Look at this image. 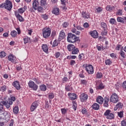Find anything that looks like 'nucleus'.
Wrapping results in <instances>:
<instances>
[{
	"mask_svg": "<svg viewBox=\"0 0 126 126\" xmlns=\"http://www.w3.org/2000/svg\"><path fill=\"white\" fill-rule=\"evenodd\" d=\"M78 40H79V37H76L75 34H73L71 32L68 33L67 37V42L69 43H75Z\"/></svg>",
	"mask_w": 126,
	"mask_h": 126,
	"instance_id": "nucleus-1",
	"label": "nucleus"
},
{
	"mask_svg": "<svg viewBox=\"0 0 126 126\" xmlns=\"http://www.w3.org/2000/svg\"><path fill=\"white\" fill-rule=\"evenodd\" d=\"M0 8H3V7L10 11V10L12 8V3L9 0H6L5 3H3L0 5Z\"/></svg>",
	"mask_w": 126,
	"mask_h": 126,
	"instance_id": "nucleus-2",
	"label": "nucleus"
},
{
	"mask_svg": "<svg viewBox=\"0 0 126 126\" xmlns=\"http://www.w3.org/2000/svg\"><path fill=\"white\" fill-rule=\"evenodd\" d=\"M51 32L52 30L49 28H44L42 30V35L44 38H49V36H51Z\"/></svg>",
	"mask_w": 126,
	"mask_h": 126,
	"instance_id": "nucleus-3",
	"label": "nucleus"
},
{
	"mask_svg": "<svg viewBox=\"0 0 126 126\" xmlns=\"http://www.w3.org/2000/svg\"><path fill=\"white\" fill-rule=\"evenodd\" d=\"M104 115L106 117V118L109 120H113V119L115 118V115L114 114L111 113V111L110 110H107Z\"/></svg>",
	"mask_w": 126,
	"mask_h": 126,
	"instance_id": "nucleus-4",
	"label": "nucleus"
},
{
	"mask_svg": "<svg viewBox=\"0 0 126 126\" xmlns=\"http://www.w3.org/2000/svg\"><path fill=\"white\" fill-rule=\"evenodd\" d=\"M110 102H112V103H117V102H119V97L117 94L114 93L112 94L110 98Z\"/></svg>",
	"mask_w": 126,
	"mask_h": 126,
	"instance_id": "nucleus-5",
	"label": "nucleus"
},
{
	"mask_svg": "<svg viewBox=\"0 0 126 126\" xmlns=\"http://www.w3.org/2000/svg\"><path fill=\"white\" fill-rule=\"evenodd\" d=\"M101 26L103 29V31L101 32L102 36H106L108 34V31H106L107 25L104 22L101 23Z\"/></svg>",
	"mask_w": 126,
	"mask_h": 126,
	"instance_id": "nucleus-6",
	"label": "nucleus"
},
{
	"mask_svg": "<svg viewBox=\"0 0 126 126\" xmlns=\"http://www.w3.org/2000/svg\"><path fill=\"white\" fill-rule=\"evenodd\" d=\"M86 70L89 74H92L94 72L93 66L91 64L86 66Z\"/></svg>",
	"mask_w": 126,
	"mask_h": 126,
	"instance_id": "nucleus-7",
	"label": "nucleus"
},
{
	"mask_svg": "<svg viewBox=\"0 0 126 126\" xmlns=\"http://www.w3.org/2000/svg\"><path fill=\"white\" fill-rule=\"evenodd\" d=\"M29 86L30 88H32L33 90L35 91L38 89V85L35 84V83L31 80L29 82Z\"/></svg>",
	"mask_w": 126,
	"mask_h": 126,
	"instance_id": "nucleus-8",
	"label": "nucleus"
},
{
	"mask_svg": "<svg viewBox=\"0 0 126 126\" xmlns=\"http://www.w3.org/2000/svg\"><path fill=\"white\" fill-rule=\"evenodd\" d=\"M12 85L14 87L17 89V90H20L21 89V87H20V84H19V82L18 81H15L13 82Z\"/></svg>",
	"mask_w": 126,
	"mask_h": 126,
	"instance_id": "nucleus-9",
	"label": "nucleus"
},
{
	"mask_svg": "<svg viewBox=\"0 0 126 126\" xmlns=\"http://www.w3.org/2000/svg\"><path fill=\"white\" fill-rule=\"evenodd\" d=\"M8 61H9V62H11V63H14L16 61V58H15V56H13V55H9L8 56Z\"/></svg>",
	"mask_w": 126,
	"mask_h": 126,
	"instance_id": "nucleus-10",
	"label": "nucleus"
},
{
	"mask_svg": "<svg viewBox=\"0 0 126 126\" xmlns=\"http://www.w3.org/2000/svg\"><path fill=\"white\" fill-rule=\"evenodd\" d=\"M80 98L81 102H84V101H86V100L88 99V95H87V94L83 93L80 95Z\"/></svg>",
	"mask_w": 126,
	"mask_h": 126,
	"instance_id": "nucleus-11",
	"label": "nucleus"
},
{
	"mask_svg": "<svg viewBox=\"0 0 126 126\" xmlns=\"http://www.w3.org/2000/svg\"><path fill=\"white\" fill-rule=\"evenodd\" d=\"M37 107H38V102L37 101H34L33 103H32L30 108L31 112H34Z\"/></svg>",
	"mask_w": 126,
	"mask_h": 126,
	"instance_id": "nucleus-12",
	"label": "nucleus"
},
{
	"mask_svg": "<svg viewBox=\"0 0 126 126\" xmlns=\"http://www.w3.org/2000/svg\"><path fill=\"white\" fill-rule=\"evenodd\" d=\"M15 15L17 19L19 20L20 22H23V21H24V19L21 16V15H20V14H19V13H18V12H15Z\"/></svg>",
	"mask_w": 126,
	"mask_h": 126,
	"instance_id": "nucleus-13",
	"label": "nucleus"
},
{
	"mask_svg": "<svg viewBox=\"0 0 126 126\" xmlns=\"http://www.w3.org/2000/svg\"><path fill=\"white\" fill-rule=\"evenodd\" d=\"M40 3L41 6H42V7H44V8L47 9V6L48 5L47 0H40Z\"/></svg>",
	"mask_w": 126,
	"mask_h": 126,
	"instance_id": "nucleus-14",
	"label": "nucleus"
},
{
	"mask_svg": "<svg viewBox=\"0 0 126 126\" xmlns=\"http://www.w3.org/2000/svg\"><path fill=\"white\" fill-rule=\"evenodd\" d=\"M82 17L85 18V19H88V18H90V14L88 12L83 11L82 12Z\"/></svg>",
	"mask_w": 126,
	"mask_h": 126,
	"instance_id": "nucleus-15",
	"label": "nucleus"
},
{
	"mask_svg": "<svg viewBox=\"0 0 126 126\" xmlns=\"http://www.w3.org/2000/svg\"><path fill=\"white\" fill-rule=\"evenodd\" d=\"M38 5H39V1L38 0H34L32 2V8L34 10H37Z\"/></svg>",
	"mask_w": 126,
	"mask_h": 126,
	"instance_id": "nucleus-16",
	"label": "nucleus"
},
{
	"mask_svg": "<svg viewBox=\"0 0 126 126\" xmlns=\"http://www.w3.org/2000/svg\"><path fill=\"white\" fill-rule=\"evenodd\" d=\"M91 35L92 37L94 38L95 39L98 38L99 37V35L98 34V32L96 31H94L91 33Z\"/></svg>",
	"mask_w": 126,
	"mask_h": 126,
	"instance_id": "nucleus-17",
	"label": "nucleus"
},
{
	"mask_svg": "<svg viewBox=\"0 0 126 126\" xmlns=\"http://www.w3.org/2000/svg\"><path fill=\"white\" fill-rule=\"evenodd\" d=\"M1 103H2V105H3L4 106H5V107H6V108H7V109H9V108H10V105H12V104H9V103L8 102V100L7 101L2 100L1 101Z\"/></svg>",
	"mask_w": 126,
	"mask_h": 126,
	"instance_id": "nucleus-18",
	"label": "nucleus"
},
{
	"mask_svg": "<svg viewBox=\"0 0 126 126\" xmlns=\"http://www.w3.org/2000/svg\"><path fill=\"white\" fill-rule=\"evenodd\" d=\"M68 95L70 99L72 100H75V99H77V96H76V94H75L68 93Z\"/></svg>",
	"mask_w": 126,
	"mask_h": 126,
	"instance_id": "nucleus-19",
	"label": "nucleus"
},
{
	"mask_svg": "<svg viewBox=\"0 0 126 126\" xmlns=\"http://www.w3.org/2000/svg\"><path fill=\"white\" fill-rule=\"evenodd\" d=\"M26 9H27V6H24V7H21L20 9H19L18 10V12H18V13L22 14L24 13V11H25Z\"/></svg>",
	"mask_w": 126,
	"mask_h": 126,
	"instance_id": "nucleus-20",
	"label": "nucleus"
},
{
	"mask_svg": "<svg viewBox=\"0 0 126 126\" xmlns=\"http://www.w3.org/2000/svg\"><path fill=\"white\" fill-rule=\"evenodd\" d=\"M96 102L97 103H98V104H103V102H104V98L101 96H98L96 98Z\"/></svg>",
	"mask_w": 126,
	"mask_h": 126,
	"instance_id": "nucleus-21",
	"label": "nucleus"
},
{
	"mask_svg": "<svg viewBox=\"0 0 126 126\" xmlns=\"http://www.w3.org/2000/svg\"><path fill=\"white\" fill-rule=\"evenodd\" d=\"M92 107L94 110H95L96 111H98L99 109H100V105L98 103H95L92 106Z\"/></svg>",
	"mask_w": 126,
	"mask_h": 126,
	"instance_id": "nucleus-22",
	"label": "nucleus"
},
{
	"mask_svg": "<svg viewBox=\"0 0 126 126\" xmlns=\"http://www.w3.org/2000/svg\"><path fill=\"white\" fill-rule=\"evenodd\" d=\"M52 13L55 14V15H59V14H60V9L58 8H54V9L52 11Z\"/></svg>",
	"mask_w": 126,
	"mask_h": 126,
	"instance_id": "nucleus-23",
	"label": "nucleus"
},
{
	"mask_svg": "<svg viewBox=\"0 0 126 126\" xmlns=\"http://www.w3.org/2000/svg\"><path fill=\"white\" fill-rule=\"evenodd\" d=\"M42 49L43 51L45 52V53H48V51H49V48L48 47V46L46 44H43L42 46Z\"/></svg>",
	"mask_w": 126,
	"mask_h": 126,
	"instance_id": "nucleus-24",
	"label": "nucleus"
},
{
	"mask_svg": "<svg viewBox=\"0 0 126 126\" xmlns=\"http://www.w3.org/2000/svg\"><path fill=\"white\" fill-rule=\"evenodd\" d=\"M15 100H16V98H15V97L14 96H12L11 97V98L8 99V103L9 104V105H12L13 104V102L15 101Z\"/></svg>",
	"mask_w": 126,
	"mask_h": 126,
	"instance_id": "nucleus-25",
	"label": "nucleus"
},
{
	"mask_svg": "<svg viewBox=\"0 0 126 126\" xmlns=\"http://www.w3.org/2000/svg\"><path fill=\"white\" fill-rule=\"evenodd\" d=\"M67 49L69 51H73L75 49V46L73 44H69L67 46Z\"/></svg>",
	"mask_w": 126,
	"mask_h": 126,
	"instance_id": "nucleus-26",
	"label": "nucleus"
},
{
	"mask_svg": "<svg viewBox=\"0 0 126 126\" xmlns=\"http://www.w3.org/2000/svg\"><path fill=\"white\" fill-rule=\"evenodd\" d=\"M65 37V33L64 32H61L59 35V38L60 39H64Z\"/></svg>",
	"mask_w": 126,
	"mask_h": 126,
	"instance_id": "nucleus-27",
	"label": "nucleus"
},
{
	"mask_svg": "<svg viewBox=\"0 0 126 126\" xmlns=\"http://www.w3.org/2000/svg\"><path fill=\"white\" fill-rule=\"evenodd\" d=\"M10 35L12 38L16 37L17 35V32L16 31H12L11 32Z\"/></svg>",
	"mask_w": 126,
	"mask_h": 126,
	"instance_id": "nucleus-28",
	"label": "nucleus"
},
{
	"mask_svg": "<svg viewBox=\"0 0 126 126\" xmlns=\"http://www.w3.org/2000/svg\"><path fill=\"white\" fill-rule=\"evenodd\" d=\"M106 10H107V11H112V10H115V7L114 6H111L110 5H107L106 6Z\"/></svg>",
	"mask_w": 126,
	"mask_h": 126,
	"instance_id": "nucleus-29",
	"label": "nucleus"
},
{
	"mask_svg": "<svg viewBox=\"0 0 126 126\" xmlns=\"http://www.w3.org/2000/svg\"><path fill=\"white\" fill-rule=\"evenodd\" d=\"M39 89L41 91H46L47 90V87L43 84L39 86Z\"/></svg>",
	"mask_w": 126,
	"mask_h": 126,
	"instance_id": "nucleus-30",
	"label": "nucleus"
},
{
	"mask_svg": "<svg viewBox=\"0 0 126 126\" xmlns=\"http://www.w3.org/2000/svg\"><path fill=\"white\" fill-rule=\"evenodd\" d=\"M3 111H4V109H3V105L1 103V101L0 102V113H2V115H4V113H3Z\"/></svg>",
	"mask_w": 126,
	"mask_h": 126,
	"instance_id": "nucleus-31",
	"label": "nucleus"
},
{
	"mask_svg": "<svg viewBox=\"0 0 126 126\" xmlns=\"http://www.w3.org/2000/svg\"><path fill=\"white\" fill-rule=\"evenodd\" d=\"M124 20H125V19H124L122 17H117L118 22H120V23H123L124 24V23H125V21H124Z\"/></svg>",
	"mask_w": 126,
	"mask_h": 126,
	"instance_id": "nucleus-32",
	"label": "nucleus"
},
{
	"mask_svg": "<svg viewBox=\"0 0 126 126\" xmlns=\"http://www.w3.org/2000/svg\"><path fill=\"white\" fill-rule=\"evenodd\" d=\"M6 89H7V87H6V86L4 85L1 87V88H0V91H1V92H5V91H6Z\"/></svg>",
	"mask_w": 126,
	"mask_h": 126,
	"instance_id": "nucleus-33",
	"label": "nucleus"
},
{
	"mask_svg": "<svg viewBox=\"0 0 126 126\" xmlns=\"http://www.w3.org/2000/svg\"><path fill=\"white\" fill-rule=\"evenodd\" d=\"M104 87L105 86H104V85L102 83H100L98 86L97 87L96 89L98 90H102Z\"/></svg>",
	"mask_w": 126,
	"mask_h": 126,
	"instance_id": "nucleus-34",
	"label": "nucleus"
},
{
	"mask_svg": "<svg viewBox=\"0 0 126 126\" xmlns=\"http://www.w3.org/2000/svg\"><path fill=\"white\" fill-rule=\"evenodd\" d=\"M36 10H37L38 12H43V10H44V8L42 6H38L36 8Z\"/></svg>",
	"mask_w": 126,
	"mask_h": 126,
	"instance_id": "nucleus-35",
	"label": "nucleus"
},
{
	"mask_svg": "<svg viewBox=\"0 0 126 126\" xmlns=\"http://www.w3.org/2000/svg\"><path fill=\"white\" fill-rule=\"evenodd\" d=\"M78 53H79V50L78 48H75L73 50H72V55H76Z\"/></svg>",
	"mask_w": 126,
	"mask_h": 126,
	"instance_id": "nucleus-36",
	"label": "nucleus"
},
{
	"mask_svg": "<svg viewBox=\"0 0 126 126\" xmlns=\"http://www.w3.org/2000/svg\"><path fill=\"white\" fill-rule=\"evenodd\" d=\"M13 112H14V113L16 115H17L18 114V112H19L18 106H15L13 108Z\"/></svg>",
	"mask_w": 126,
	"mask_h": 126,
	"instance_id": "nucleus-37",
	"label": "nucleus"
},
{
	"mask_svg": "<svg viewBox=\"0 0 126 126\" xmlns=\"http://www.w3.org/2000/svg\"><path fill=\"white\" fill-rule=\"evenodd\" d=\"M24 44H27V43H28V42H30L31 40H30V38L28 37H25L24 38Z\"/></svg>",
	"mask_w": 126,
	"mask_h": 126,
	"instance_id": "nucleus-38",
	"label": "nucleus"
},
{
	"mask_svg": "<svg viewBox=\"0 0 126 126\" xmlns=\"http://www.w3.org/2000/svg\"><path fill=\"white\" fill-rule=\"evenodd\" d=\"M105 63L106 65H110V64H112V61L109 59L105 60Z\"/></svg>",
	"mask_w": 126,
	"mask_h": 126,
	"instance_id": "nucleus-39",
	"label": "nucleus"
},
{
	"mask_svg": "<svg viewBox=\"0 0 126 126\" xmlns=\"http://www.w3.org/2000/svg\"><path fill=\"white\" fill-rule=\"evenodd\" d=\"M55 97V94L53 93H50L48 94L49 99H54Z\"/></svg>",
	"mask_w": 126,
	"mask_h": 126,
	"instance_id": "nucleus-40",
	"label": "nucleus"
},
{
	"mask_svg": "<svg viewBox=\"0 0 126 126\" xmlns=\"http://www.w3.org/2000/svg\"><path fill=\"white\" fill-rule=\"evenodd\" d=\"M109 22L110 24H116V23H117V21H116V19L114 18L110 19Z\"/></svg>",
	"mask_w": 126,
	"mask_h": 126,
	"instance_id": "nucleus-41",
	"label": "nucleus"
},
{
	"mask_svg": "<svg viewBox=\"0 0 126 126\" xmlns=\"http://www.w3.org/2000/svg\"><path fill=\"white\" fill-rule=\"evenodd\" d=\"M6 56V53L5 52L2 51L0 52V58H4Z\"/></svg>",
	"mask_w": 126,
	"mask_h": 126,
	"instance_id": "nucleus-42",
	"label": "nucleus"
},
{
	"mask_svg": "<svg viewBox=\"0 0 126 126\" xmlns=\"http://www.w3.org/2000/svg\"><path fill=\"white\" fill-rule=\"evenodd\" d=\"M59 45V43H58V41L57 40H55L53 42L52 47L53 48H54V47H57Z\"/></svg>",
	"mask_w": 126,
	"mask_h": 126,
	"instance_id": "nucleus-43",
	"label": "nucleus"
},
{
	"mask_svg": "<svg viewBox=\"0 0 126 126\" xmlns=\"http://www.w3.org/2000/svg\"><path fill=\"white\" fill-rule=\"evenodd\" d=\"M67 81H68V78H67V77H64L62 79V83H65Z\"/></svg>",
	"mask_w": 126,
	"mask_h": 126,
	"instance_id": "nucleus-44",
	"label": "nucleus"
},
{
	"mask_svg": "<svg viewBox=\"0 0 126 126\" xmlns=\"http://www.w3.org/2000/svg\"><path fill=\"white\" fill-rule=\"evenodd\" d=\"M116 15H123V10L119 9L116 13Z\"/></svg>",
	"mask_w": 126,
	"mask_h": 126,
	"instance_id": "nucleus-45",
	"label": "nucleus"
},
{
	"mask_svg": "<svg viewBox=\"0 0 126 126\" xmlns=\"http://www.w3.org/2000/svg\"><path fill=\"white\" fill-rule=\"evenodd\" d=\"M69 24L67 22H64L63 24H62V26L63 27V28H66V27H67V26H68Z\"/></svg>",
	"mask_w": 126,
	"mask_h": 126,
	"instance_id": "nucleus-46",
	"label": "nucleus"
},
{
	"mask_svg": "<svg viewBox=\"0 0 126 126\" xmlns=\"http://www.w3.org/2000/svg\"><path fill=\"white\" fill-rule=\"evenodd\" d=\"M97 78H102V73L98 72L96 74Z\"/></svg>",
	"mask_w": 126,
	"mask_h": 126,
	"instance_id": "nucleus-47",
	"label": "nucleus"
},
{
	"mask_svg": "<svg viewBox=\"0 0 126 126\" xmlns=\"http://www.w3.org/2000/svg\"><path fill=\"white\" fill-rule=\"evenodd\" d=\"M118 115L120 118H123L124 116V111H121L120 112H118Z\"/></svg>",
	"mask_w": 126,
	"mask_h": 126,
	"instance_id": "nucleus-48",
	"label": "nucleus"
},
{
	"mask_svg": "<svg viewBox=\"0 0 126 126\" xmlns=\"http://www.w3.org/2000/svg\"><path fill=\"white\" fill-rule=\"evenodd\" d=\"M67 59H69V60L71 59H76V56H67Z\"/></svg>",
	"mask_w": 126,
	"mask_h": 126,
	"instance_id": "nucleus-49",
	"label": "nucleus"
},
{
	"mask_svg": "<svg viewBox=\"0 0 126 126\" xmlns=\"http://www.w3.org/2000/svg\"><path fill=\"white\" fill-rule=\"evenodd\" d=\"M76 29H77L78 30H80V31H82V30H84V28H81V27L79 26H77L76 27Z\"/></svg>",
	"mask_w": 126,
	"mask_h": 126,
	"instance_id": "nucleus-50",
	"label": "nucleus"
},
{
	"mask_svg": "<svg viewBox=\"0 0 126 126\" xmlns=\"http://www.w3.org/2000/svg\"><path fill=\"white\" fill-rule=\"evenodd\" d=\"M81 83L82 84H84V85H86L87 84V81H86V80H81Z\"/></svg>",
	"mask_w": 126,
	"mask_h": 126,
	"instance_id": "nucleus-51",
	"label": "nucleus"
},
{
	"mask_svg": "<svg viewBox=\"0 0 126 126\" xmlns=\"http://www.w3.org/2000/svg\"><path fill=\"white\" fill-rule=\"evenodd\" d=\"M120 55H121V57L122 58H123V59H125V55H126V54L124 52V51H121L120 52Z\"/></svg>",
	"mask_w": 126,
	"mask_h": 126,
	"instance_id": "nucleus-52",
	"label": "nucleus"
},
{
	"mask_svg": "<svg viewBox=\"0 0 126 126\" xmlns=\"http://www.w3.org/2000/svg\"><path fill=\"white\" fill-rule=\"evenodd\" d=\"M115 88L117 90H119V89H120V83H117L115 84Z\"/></svg>",
	"mask_w": 126,
	"mask_h": 126,
	"instance_id": "nucleus-53",
	"label": "nucleus"
},
{
	"mask_svg": "<svg viewBox=\"0 0 126 126\" xmlns=\"http://www.w3.org/2000/svg\"><path fill=\"white\" fill-rule=\"evenodd\" d=\"M61 112L63 115H64V114H66L67 111H66V109L64 108H62L61 109Z\"/></svg>",
	"mask_w": 126,
	"mask_h": 126,
	"instance_id": "nucleus-54",
	"label": "nucleus"
},
{
	"mask_svg": "<svg viewBox=\"0 0 126 126\" xmlns=\"http://www.w3.org/2000/svg\"><path fill=\"white\" fill-rule=\"evenodd\" d=\"M33 80H34V81L35 82L36 84H40V83H41V81L40 80L37 79L36 78H34Z\"/></svg>",
	"mask_w": 126,
	"mask_h": 126,
	"instance_id": "nucleus-55",
	"label": "nucleus"
},
{
	"mask_svg": "<svg viewBox=\"0 0 126 126\" xmlns=\"http://www.w3.org/2000/svg\"><path fill=\"white\" fill-rule=\"evenodd\" d=\"M60 56H61V53H60V52H57L55 53V58H56V59L60 58Z\"/></svg>",
	"mask_w": 126,
	"mask_h": 126,
	"instance_id": "nucleus-56",
	"label": "nucleus"
},
{
	"mask_svg": "<svg viewBox=\"0 0 126 126\" xmlns=\"http://www.w3.org/2000/svg\"><path fill=\"white\" fill-rule=\"evenodd\" d=\"M83 56H84V54L83 53H82V54L79 55L78 58H79V61H81V60H82Z\"/></svg>",
	"mask_w": 126,
	"mask_h": 126,
	"instance_id": "nucleus-57",
	"label": "nucleus"
},
{
	"mask_svg": "<svg viewBox=\"0 0 126 126\" xmlns=\"http://www.w3.org/2000/svg\"><path fill=\"white\" fill-rule=\"evenodd\" d=\"M121 126H126V122L125 120H123L121 122Z\"/></svg>",
	"mask_w": 126,
	"mask_h": 126,
	"instance_id": "nucleus-58",
	"label": "nucleus"
},
{
	"mask_svg": "<svg viewBox=\"0 0 126 126\" xmlns=\"http://www.w3.org/2000/svg\"><path fill=\"white\" fill-rule=\"evenodd\" d=\"M75 63H76L75 61H74V60H71L70 61V64L71 65H74V64H75Z\"/></svg>",
	"mask_w": 126,
	"mask_h": 126,
	"instance_id": "nucleus-59",
	"label": "nucleus"
},
{
	"mask_svg": "<svg viewBox=\"0 0 126 126\" xmlns=\"http://www.w3.org/2000/svg\"><path fill=\"white\" fill-rule=\"evenodd\" d=\"M122 87L125 89H126V81H124L122 84Z\"/></svg>",
	"mask_w": 126,
	"mask_h": 126,
	"instance_id": "nucleus-60",
	"label": "nucleus"
},
{
	"mask_svg": "<svg viewBox=\"0 0 126 126\" xmlns=\"http://www.w3.org/2000/svg\"><path fill=\"white\" fill-rule=\"evenodd\" d=\"M55 36H56V32L55 31H53L51 33L52 38H54Z\"/></svg>",
	"mask_w": 126,
	"mask_h": 126,
	"instance_id": "nucleus-61",
	"label": "nucleus"
},
{
	"mask_svg": "<svg viewBox=\"0 0 126 126\" xmlns=\"http://www.w3.org/2000/svg\"><path fill=\"white\" fill-rule=\"evenodd\" d=\"M103 106L104 107H108L109 106V102L104 101Z\"/></svg>",
	"mask_w": 126,
	"mask_h": 126,
	"instance_id": "nucleus-62",
	"label": "nucleus"
},
{
	"mask_svg": "<svg viewBox=\"0 0 126 126\" xmlns=\"http://www.w3.org/2000/svg\"><path fill=\"white\" fill-rule=\"evenodd\" d=\"M42 18H43L45 20L48 19V15L44 14V15H42Z\"/></svg>",
	"mask_w": 126,
	"mask_h": 126,
	"instance_id": "nucleus-63",
	"label": "nucleus"
},
{
	"mask_svg": "<svg viewBox=\"0 0 126 126\" xmlns=\"http://www.w3.org/2000/svg\"><path fill=\"white\" fill-rule=\"evenodd\" d=\"M81 112L82 114H86L87 113V111L86 110V109L84 108L82 111Z\"/></svg>",
	"mask_w": 126,
	"mask_h": 126,
	"instance_id": "nucleus-64",
	"label": "nucleus"
}]
</instances>
